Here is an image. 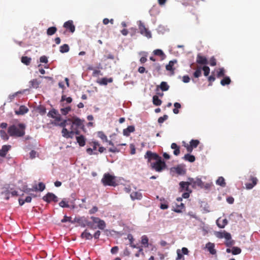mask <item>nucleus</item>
Here are the masks:
<instances>
[{"label":"nucleus","mask_w":260,"mask_h":260,"mask_svg":"<svg viewBox=\"0 0 260 260\" xmlns=\"http://www.w3.org/2000/svg\"><path fill=\"white\" fill-rule=\"evenodd\" d=\"M11 146L10 145H3L0 149V156L4 157L6 156L8 152L10 150Z\"/></svg>","instance_id":"nucleus-12"},{"label":"nucleus","mask_w":260,"mask_h":260,"mask_svg":"<svg viewBox=\"0 0 260 260\" xmlns=\"http://www.w3.org/2000/svg\"><path fill=\"white\" fill-rule=\"evenodd\" d=\"M153 66L154 68V71H156L157 73H159L161 70V66L158 63H155L153 64Z\"/></svg>","instance_id":"nucleus-49"},{"label":"nucleus","mask_w":260,"mask_h":260,"mask_svg":"<svg viewBox=\"0 0 260 260\" xmlns=\"http://www.w3.org/2000/svg\"><path fill=\"white\" fill-rule=\"evenodd\" d=\"M200 142L198 140H191L190 142V145L193 148L197 147Z\"/></svg>","instance_id":"nucleus-43"},{"label":"nucleus","mask_w":260,"mask_h":260,"mask_svg":"<svg viewBox=\"0 0 260 260\" xmlns=\"http://www.w3.org/2000/svg\"><path fill=\"white\" fill-rule=\"evenodd\" d=\"M71 217H69V216H67L66 215H65L64 217H63V218L62 219H61V222L62 223H64V222H66L67 221H69V222H72V220H71Z\"/></svg>","instance_id":"nucleus-56"},{"label":"nucleus","mask_w":260,"mask_h":260,"mask_svg":"<svg viewBox=\"0 0 260 260\" xmlns=\"http://www.w3.org/2000/svg\"><path fill=\"white\" fill-rule=\"evenodd\" d=\"M70 48L68 44H63L59 47V51L62 53L68 52Z\"/></svg>","instance_id":"nucleus-30"},{"label":"nucleus","mask_w":260,"mask_h":260,"mask_svg":"<svg viewBox=\"0 0 260 260\" xmlns=\"http://www.w3.org/2000/svg\"><path fill=\"white\" fill-rule=\"evenodd\" d=\"M174 169L176 173L178 175H184L186 173L185 170L181 166H178Z\"/></svg>","instance_id":"nucleus-23"},{"label":"nucleus","mask_w":260,"mask_h":260,"mask_svg":"<svg viewBox=\"0 0 260 260\" xmlns=\"http://www.w3.org/2000/svg\"><path fill=\"white\" fill-rule=\"evenodd\" d=\"M131 198L132 200H141L142 198V193L138 191H134L131 194Z\"/></svg>","instance_id":"nucleus-19"},{"label":"nucleus","mask_w":260,"mask_h":260,"mask_svg":"<svg viewBox=\"0 0 260 260\" xmlns=\"http://www.w3.org/2000/svg\"><path fill=\"white\" fill-rule=\"evenodd\" d=\"M26 126L23 123L13 124L10 125L8 129V133L11 137H22L25 135Z\"/></svg>","instance_id":"nucleus-2"},{"label":"nucleus","mask_w":260,"mask_h":260,"mask_svg":"<svg viewBox=\"0 0 260 260\" xmlns=\"http://www.w3.org/2000/svg\"><path fill=\"white\" fill-rule=\"evenodd\" d=\"M98 227L101 230H104L106 227V223L103 220L101 219L98 223Z\"/></svg>","instance_id":"nucleus-47"},{"label":"nucleus","mask_w":260,"mask_h":260,"mask_svg":"<svg viewBox=\"0 0 260 260\" xmlns=\"http://www.w3.org/2000/svg\"><path fill=\"white\" fill-rule=\"evenodd\" d=\"M206 247L211 254L214 255L216 253V250L214 248L215 245L214 243L208 242L206 244Z\"/></svg>","instance_id":"nucleus-14"},{"label":"nucleus","mask_w":260,"mask_h":260,"mask_svg":"<svg viewBox=\"0 0 260 260\" xmlns=\"http://www.w3.org/2000/svg\"><path fill=\"white\" fill-rule=\"evenodd\" d=\"M241 252V249L238 247H233L232 248V253L233 255L239 254Z\"/></svg>","instance_id":"nucleus-39"},{"label":"nucleus","mask_w":260,"mask_h":260,"mask_svg":"<svg viewBox=\"0 0 260 260\" xmlns=\"http://www.w3.org/2000/svg\"><path fill=\"white\" fill-rule=\"evenodd\" d=\"M82 238H85L86 240H91L93 238V236L87 230H85L81 235Z\"/></svg>","instance_id":"nucleus-20"},{"label":"nucleus","mask_w":260,"mask_h":260,"mask_svg":"<svg viewBox=\"0 0 260 260\" xmlns=\"http://www.w3.org/2000/svg\"><path fill=\"white\" fill-rule=\"evenodd\" d=\"M59 205L62 208H68L69 207V205L68 204V202H66L64 199L62 200L59 203Z\"/></svg>","instance_id":"nucleus-50"},{"label":"nucleus","mask_w":260,"mask_h":260,"mask_svg":"<svg viewBox=\"0 0 260 260\" xmlns=\"http://www.w3.org/2000/svg\"><path fill=\"white\" fill-rule=\"evenodd\" d=\"M57 31V28L55 26L49 27L47 30V34L48 36H52L55 34Z\"/></svg>","instance_id":"nucleus-29"},{"label":"nucleus","mask_w":260,"mask_h":260,"mask_svg":"<svg viewBox=\"0 0 260 260\" xmlns=\"http://www.w3.org/2000/svg\"><path fill=\"white\" fill-rule=\"evenodd\" d=\"M105 57V60H107V59H114V56L113 54H109L107 55H105L104 56Z\"/></svg>","instance_id":"nucleus-64"},{"label":"nucleus","mask_w":260,"mask_h":260,"mask_svg":"<svg viewBox=\"0 0 260 260\" xmlns=\"http://www.w3.org/2000/svg\"><path fill=\"white\" fill-rule=\"evenodd\" d=\"M174 106L175 108L173 109V112L174 114H177L179 113V110L178 109L181 108V105L180 103L176 102L174 103Z\"/></svg>","instance_id":"nucleus-45"},{"label":"nucleus","mask_w":260,"mask_h":260,"mask_svg":"<svg viewBox=\"0 0 260 260\" xmlns=\"http://www.w3.org/2000/svg\"><path fill=\"white\" fill-rule=\"evenodd\" d=\"M153 54L155 55L159 56L161 57V59H164L166 57V55L164 52L160 49H156L153 51Z\"/></svg>","instance_id":"nucleus-26"},{"label":"nucleus","mask_w":260,"mask_h":260,"mask_svg":"<svg viewBox=\"0 0 260 260\" xmlns=\"http://www.w3.org/2000/svg\"><path fill=\"white\" fill-rule=\"evenodd\" d=\"M76 140L80 146H84L85 145V139L83 135L76 137Z\"/></svg>","instance_id":"nucleus-21"},{"label":"nucleus","mask_w":260,"mask_h":260,"mask_svg":"<svg viewBox=\"0 0 260 260\" xmlns=\"http://www.w3.org/2000/svg\"><path fill=\"white\" fill-rule=\"evenodd\" d=\"M168 118V116L167 115H165L162 117H160L158 119V122L159 123H162L164 122L165 120H167Z\"/></svg>","instance_id":"nucleus-52"},{"label":"nucleus","mask_w":260,"mask_h":260,"mask_svg":"<svg viewBox=\"0 0 260 260\" xmlns=\"http://www.w3.org/2000/svg\"><path fill=\"white\" fill-rule=\"evenodd\" d=\"M40 61L42 63H47L48 62V58L46 56H42L40 58Z\"/></svg>","instance_id":"nucleus-58"},{"label":"nucleus","mask_w":260,"mask_h":260,"mask_svg":"<svg viewBox=\"0 0 260 260\" xmlns=\"http://www.w3.org/2000/svg\"><path fill=\"white\" fill-rule=\"evenodd\" d=\"M250 180L252 182L251 183H247L245 184L246 188L247 189H252L257 183V179L253 176H250Z\"/></svg>","instance_id":"nucleus-11"},{"label":"nucleus","mask_w":260,"mask_h":260,"mask_svg":"<svg viewBox=\"0 0 260 260\" xmlns=\"http://www.w3.org/2000/svg\"><path fill=\"white\" fill-rule=\"evenodd\" d=\"M189 185L192 186V187L196 188L197 186L203 187L204 184L201 179L197 178L196 179L191 178H188Z\"/></svg>","instance_id":"nucleus-8"},{"label":"nucleus","mask_w":260,"mask_h":260,"mask_svg":"<svg viewBox=\"0 0 260 260\" xmlns=\"http://www.w3.org/2000/svg\"><path fill=\"white\" fill-rule=\"evenodd\" d=\"M28 111V109L25 106H21L18 110L15 111L17 115H23Z\"/></svg>","instance_id":"nucleus-18"},{"label":"nucleus","mask_w":260,"mask_h":260,"mask_svg":"<svg viewBox=\"0 0 260 260\" xmlns=\"http://www.w3.org/2000/svg\"><path fill=\"white\" fill-rule=\"evenodd\" d=\"M30 84V87L34 88H37L39 87V86L40 84L41 83V82L39 81L37 79H34L32 80H31L29 82Z\"/></svg>","instance_id":"nucleus-25"},{"label":"nucleus","mask_w":260,"mask_h":260,"mask_svg":"<svg viewBox=\"0 0 260 260\" xmlns=\"http://www.w3.org/2000/svg\"><path fill=\"white\" fill-rule=\"evenodd\" d=\"M202 75V68L198 67L193 73V76L195 78H199Z\"/></svg>","instance_id":"nucleus-40"},{"label":"nucleus","mask_w":260,"mask_h":260,"mask_svg":"<svg viewBox=\"0 0 260 260\" xmlns=\"http://www.w3.org/2000/svg\"><path fill=\"white\" fill-rule=\"evenodd\" d=\"M228 223V221L226 218L221 220L219 218L216 221L217 225L220 228H224Z\"/></svg>","instance_id":"nucleus-17"},{"label":"nucleus","mask_w":260,"mask_h":260,"mask_svg":"<svg viewBox=\"0 0 260 260\" xmlns=\"http://www.w3.org/2000/svg\"><path fill=\"white\" fill-rule=\"evenodd\" d=\"M197 62L200 64H207L208 63V60L205 56H202L199 54L197 57Z\"/></svg>","instance_id":"nucleus-13"},{"label":"nucleus","mask_w":260,"mask_h":260,"mask_svg":"<svg viewBox=\"0 0 260 260\" xmlns=\"http://www.w3.org/2000/svg\"><path fill=\"white\" fill-rule=\"evenodd\" d=\"M185 208L184 204L181 203L179 205H176V208H175L173 211L176 213H181L182 210Z\"/></svg>","instance_id":"nucleus-28"},{"label":"nucleus","mask_w":260,"mask_h":260,"mask_svg":"<svg viewBox=\"0 0 260 260\" xmlns=\"http://www.w3.org/2000/svg\"><path fill=\"white\" fill-rule=\"evenodd\" d=\"M215 80V77L214 75H211L208 77V81H209L210 83L209 84V86L212 85V82L214 81Z\"/></svg>","instance_id":"nucleus-60"},{"label":"nucleus","mask_w":260,"mask_h":260,"mask_svg":"<svg viewBox=\"0 0 260 260\" xmlns=\"http://www.w3.org/2000/svg\"><path fill=\"white\" fill-rule=\"evenodd\" d=\"M223 234V238H224L226 240L228 241L231 239V235L229 233L224 231Z\"/></svg>","instance_id":"nucleus-53"},{"label":"nucleus","mask_w":260,"mask_h":260,"mask_svg":"<svg viewBox=\"0 0 260 260\" xmlns=\"http://www.w3.org/2000/svg\"><path fill=\"white\" fill-rule=\"evenodd\" d=\"M184 159L185 160H187L190 162H192L195 160V157L192 155L186 154L184 155Z\"/></svg>","instance_id":"nucleus-34"},{"label":"nucleus","mask_w":260,"mask_h":260,"mask_svg":"<svg viewBox=\"0 0 260 260\" xmlns=\"http://www.w3.org/2000/svg\"><path fill=\"white\" fill-rule=\"evenodd\" d=\"M113 81V79L112 78H103L100 80L98 83L101 85H107L108 83H111Z\"/></svg>","instance_id":"nucleus-22"},{"label":"nucleus","mask_w":260,"mask_h":260,"mask_svg":"<svg viewBox=\"0 0 260 260\" xmlns=\"http://www.w3.org/2000/svg\"><path fill=\"white\" fill-rule=\"evenodd\" d=\"M63 26L70 32L73 33L75 31V26L72 20H68L64 23Z\"/></svg>","instance_id":"nucleus-10"},{"label":"nucleus","mask_w":260,"mask_h":260,"mask_svg":"<svg viewBox=\"0 0 260 260\" xmlns=\"http://www.w3.org/2000/svg\"><path fill=\"white\" fill-rule=\"evenodd\" d=\"M0 135L2 139L5 141L8 140L9 138V136L4 130L0 131Z\"/></svg>","instance_id":"nucleus-38"},{"label":"nucleus","mask_w":260,"mask_h":260,"mask_svg":"<svg viewBox=\"0 0 260 260\" xmlns=\"http://www.w3.org/2000/svg\"><path fill=\"white\" fill-rule=\"evenodd\" d=\"M216 183L221 186L224 187L225 186V182L223 177H219L216 181Z\"/></svg>","instance_id":"nucleus-32"},{"label":"nucleus","mask_w":260,"mask_h":260,"mask_svg":"<svg viewBox=\"0 0 260 260\" xmlns=\"http://www.w3.org/2000/svg\"><path fill=\"white\" fill-rule=\"evenodd\" d=\"M31 60V58L27 56H22L21 59V62L26 66L30 64Z\"/></svg>","instance_id":"nucleus-31"},{"label":"nucleus","mask_w":260,"mask_h":260,"mask_svg":"<svg viewBox=\"0 0 260 260\" xmlns=\"http://www.w3.org/2000/svg\"><path fill=\"white\" fill-rule=\"evenodd\" d=\"M161 101L159 99L157 95L153 96V103L155 106H160L161 104Z\"/></svg>","instance_id":"nucleus-35"},{"label":"nucleus","mask_w":260,"mask_h":260,"mask_svg":"<svg viewBox=\"0 0 260 260\" xmlns=\"http://www.w3.org/2000/svg\"><path fill=\"white\" fill-rule=\"evenodd\" d=\"M179 185L182 190H185L186 191H188V187L190 185L189 181H181L180 182Z\"/></svg>","instance_id":"nucleus-24"},{"label":"nucleus","mask_w":260,"mask_h":260,"mask_svg":"<svg viewBox=\"0 0 260 260\" xmlns=\"http://www.w3.org/2000/svg\"><path fill=\"white\" fill-rule=\"evenodd\" d=\"M54 124L62 127L61 134L66 139L73 138L74 134L79 135V129H83L84 127L83 121L76 117L64 120L60 123L55 122Z\"/></svg>","instance_id":"nucleus-1"},{"label":"nucleus","mask_w":260,"mask_h":260,"mask_svg":"<svg viewBox=\"0 0 260 260\" xmlns=\"http://www.w3.org/2000/svg\"><path fill=\"white\" fill-rule=\"evenodd\" d=\"M209 64L211 66H215L216 65V60L214 57H212L209 60Z\"/></svg>","instance_id":"nucleus-54"},{"label":"nucleus","mask_w":260,"mask_h":260,"mask_svg":"<svg viewBox=\"0 0 260 260\" xmlns=\"http://www.w3.org/2000/svg\"><path fill=\"white\" fill-rule=\"evenodd\" d=\"M60 111L62 115H66L70 111H71V107L70 106H68L65 108H61Z\"/></svg>","instance_id":"nucleus-36"},{"label":"nucleus","mask_w":260,"mask_h":260,"mask_svg":"<svg viewBox=\"0 0 260 260\" xmlns=\"http://www.w3.org/2000/svg\"><path fill=\"white\" fill-rule=\"evenodd\" d=\"M190 81V78L188 75H185L182 77V81L184 83H188Z\"/></svg>","instance_id":"nucleus-62"},{"label":"nucleus","mask_w":260,"mask_h":260,"mask_svg":"<svg viewBox=\"0 0 260 260\" xmlns=\"http://www.w3.org/2000/svg\"><path fill=\"white\" fill-rule=\"evenodd\" d=\"M77 221L82 227L88 226L90 229H94L93 223L84 217L78 218Z\"/></svg>","instance_id":"nucleus-7"},{"label":"nucleus","mask_w":260,"mask_h":260,"mask_svg":"<svg viewBox=\"0 0 260 260\" xmlns=\"http://www.w3.org/2000/svg\"><path fill=\"white\" fill-rule=\"evenodd\" d=\"M98 211V208L96 206L93 207L89 211V213L90 214H94Z\"/></svg>","instance_id":"nucleus-61"},{"label":"nucleus","mask_w":260,"mask_h":260,"mask_svg":"<svg viewBox=\"0 0 260 260\" xmlns=\"http://www.w3.org/2000/svg\"><path fill=\"white\" fill-rule=\"evenodd\" d=\"M130 149H131V154H135L136 153V148L135 146L133 144H130Z\"/></svg>","instance_id":"nucleus-59"},{"label":"nucleus","mask_w":260,"mask_h":260,"mask_svg":"<svg viewBox=\"0 0 260 260\" xmlns=\"http://www.w3.org/2000/svg\"><path fill=\"white\" fill-rule=\"evenodd\" d=\"M160 88L162 91H167L169 88V86L167 82L162 81L160 83Z\"/></svg>","instance_id":"nucleus-37"},{"label":"nucleus","mask_w":260,"mask_h":260,"mask_svg":"<svg viewBox=\"0 0 260 260\" xmlns=\"http://www.w3.org/2000/svg\"><path fill=\"white\" fill-rule=\"evenodd\" d=\"M54 119H55V121L54 122H52V124L55 125L54 124L55 122L56 123H59L58 122L61 121V118L60 115L59 114H58L57 115H56L55 116V118H54Z\"/></svg>","instance_id":"nucleus-57"},{"label":"nucleus","mask_w":260,"mask_h":260,"mask_svg":"<svg viewBox=\"0 0 260 260\" xmlns=\"http://www.w3.org/2000/svg\"><path fill=\"white\" fill-rule=\"evenodd\" d=\"M141 243L145 247H148V239L146 236L144 235L142 237Z\"/></svg>","instance_id":"nucleus-44"},{"label":"nucleus","mask_w":260,"mask_h":260,"mask_svg":"<svg viewBox=\"0 0 260 260\" xmlns=\"http://www.w3.org/2000/svg\"><path fill=\"white\" fill-rule=\"evenodd\" d=\"M2 194H4L5 196V199L7 200H8L10 198V191H9V190L8 189H6L5 191H3L2 192Z\"/></svg>","instance_id":"nucleus-55"},{"label":"nucleus","mask_w":260,"mask_h":260,"mask_svg":"<svg viewBox=\"0 0 260 260\" xmlns=\"http://www.w3.org/2000/svg\"><path fill=\"white\" fill-rule=\"evenodd\" d=\"M139 29L140 30V32L142 35L145 36L147 38H151V32L145 27V25L141 21L140 22L139 25Z\"/></svg>","instance_id":"nucleus-6"},{"label":"nucleus","mask_w":260,"mask_h":260,"mask_svg":"<svg viewBox=\"0 0 260 260\" xmlns=\"http://www.w3.org/2000/svg\"><path fill=\"white\" fill-rule=\"evenodd\" d=\"M98 136L103 141H108L107 137L103 132H99L98 133Z\"/></svg>","instance_id":"nucleus-42"},{"label":"nucleus","mask_w":260,"mask_h":260,"mask_svg":"<svg viewBox=\"0 0 260 260\" xmlns=\"http://www.w3.org/2000/svg\"><path fill=\"white\" fill-rule=\"evenodd\" d=\"M150 167L152 170H154L156 172H160L166 167L165 162L162 160L161 158L156 160L154 162H151Z\"/></svg>","instance_id":"nucleus-4"},{"label":"nucleus","mask_w":260,"mask_h":260,"mask_svg":"<svg viewBox=\"0 0 260 260\" xmlns=\"http://www.w3.org/2000/svg\"><path fill=\"white\" fill-rule=\"evenodd\" d=\"M225 75V70L223 68H220L219 70V71L217 72V78H220L221 77H224Z\"/></svg>","instance_id":"nucleus-48"},{"label":"nucleus","mask_w":260,"mask_h":260,"mask_svg":"<svg viewBox=\"0 0 260 260\" xmlns=\"http://www.w3.org/2000/svg\"><path fill=\"white\" fill-rule=\"evenodd\" d=\"M36 191L39 190L40 191H43L45 188V185L42 182H40L38 185H36L34 187Z\"/></svg>","instance_id":"nucleus-33"},{"label":"nucleus","mask_w":260,"mask_h":260,"mask_svg":"<svg viewBox=\"0 0 260 260\" xmlns=\"http://www.w3.org/2000/svg\"><path fill=\"white\" fill-rule=\"evenodd\" d=\"M36 154H37V152L36 151L31 150L29 153L30 158L31 159L35 158L36 156Z\"/></svg>","instance_id":"nucleus-63"},{"label":"nucleus","mask_w":260,"mask_h":260,"mask_svg":"<svg viewBox=\"0 0 260 260\" xmlns=\"http://www.w3.org/2000/svg\"><path fill=\"white\" fill-rule=\"evenodd\" d=\"M43 200L47 203H50L51 201L55 203L58 202L57 197L54 193L51 192L47 193L43 197Z\"/></svg>","instance_id":"nucleus-9"},{"label":"nucleus","mask_w":260,"mask_h":260,"mask_svg":"<svg viewBox=\"0 0 260 260\" xmlns=\"http://www.w3.org/2000/svg\"><path fill=\"white\" fill-rule=\"evenodd\" d=\"M101 181L104 186H116L117 185L115 177L109 173H105Z\"/></svg>","instance_id":"nucleus-3"},{"label":"nucleus","mask_w":260,"mask_h":260,"mask_svg":"<svg viewBox=\"0 0 260 260\" xmlns=\"http://www.w3.org/2000/svg\"><path fill=\"white\" fill-rule=\"evenodd\" d=\"M145 158L148 159V162L151 164L152 160H157L161 158L157 153L152 152L151 151H147L144 155Z\"/></svg>","instance_id":"nucleus-5"},{"label":"nucleus","mask_w":260,"mask_h":260,"mask_svg":"<svg viewBox=\"0 0 260 260\" xmlns=\"http://www.w3.org/2000/svg\"><path fill=\"white\" fill-rule=\"evenodd\" d=\"M202 70L204 71V75L205 76H208L210 73V68L209 67L205 66L202 68Z\"/></svg>","instance_id":"nucleus-46"},{"label":"nucleus","mask_w":260,"mask_h":260,"mask_svg":"<svg viewBox=\"0 0 260 260\" xmlns=\"http://www.w3.org/2000/svg\"><path fill=\"white\" fill-rule=\"evenodd\" d=\"M231 82L230 78L228 76L224 77L220 81V84L222 86L229 85Z\"/></svg>","instance_id":"nucleus-27"},{"label":"nucleus","mask_w":260,"mask_h":260,"mask_svg":"<svg viewBox=\"0 0 260 260\" xmlns=\"http://www.w3.org/2000/svg\"><path fill=\"white\" fill-rule=\"evenodd\" d=\"M109 151L113 153H117L120 151V150L117 148V147H115L114 145L112 146V147L109 149Z\"/></svg>","instance_id":"nucleus-51"},{"label":"nucleus","mask_w":260,"mask_h":260,"mask_svg":"<svg viewBox=\"0 0 260 260\" xmlns=\"http://www.w3.org/2000/svg\"><path fill=\"white\" fill-rule=\"evenodd\" d=\"M176 62V60L170 61L169 63L166 67V70L167 71H170L172 74H174L175 69L173 68V66Z\"/></svg>","instance_id":"nucleus-16"},{"label":"nucleus","mask_w":260,"mask_h":260,"mask_svg":"<svg viewBox=\"0 0 260 260\" xmlns=\"http://www.w3.org/2000/svg\"><path fill=\"white\" fill-rule=\"evenodd\" d=\"M135 131V126L133 125L128 126L126 128L123 130V134L125 136H129L131 133L134 132Z\"/></svg>","instance_id":"nucleus-15"},{"label":"nucleus","mask_w":260,"mask_h":260,"mask_svg":"<svg viewBox=\"0 0 260 260\" xmlns=\"http://www.w3.org/2000/svg\"><path fill=\"white\" fill-rule=\"evenodd\" d=\"M58 114H59L57 112V111L56 110H55V109H53V110H50L48 112V116L49 117H52V118H54Z\"/></svg>","instance_id":"nucleus-41"}]
</instances>
